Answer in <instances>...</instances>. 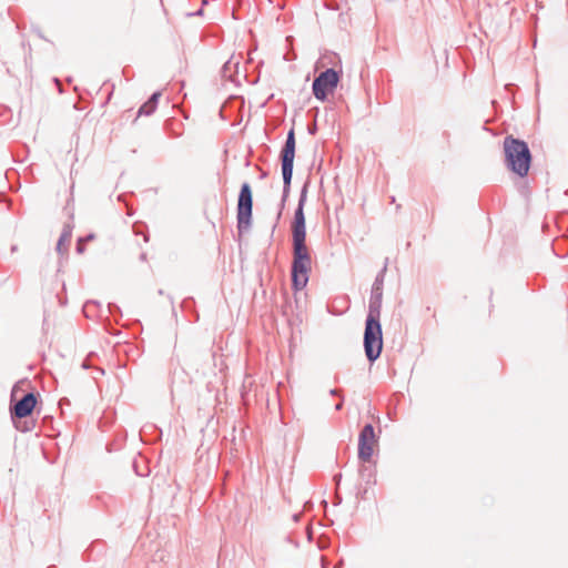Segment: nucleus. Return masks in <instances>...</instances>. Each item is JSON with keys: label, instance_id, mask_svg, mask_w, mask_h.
I'll list each match as a JSON object with an SVG mask.
<instances>
[{"label": "nucleus", "instance_id": "obj_1", "mask_svg": "<svg viewBox=\"0 0 568 568\" xmlns=\"http://www.w3.org/2000/svg\"><path fill=\"white\" fill-rule=\"evenodd\" d=\"M306 196L302 193L298 206L294 214L292 223L293 237V264L292 282L295 290H302L308 282V274L312 268V260L306 245V227L304 216V204Z\"/></svg>", "mask_w": 568, "mask_h": 568}, {"label": "nucleus", "instance_id": "obj_2", "mask_svg": "<svg viewBox=\"0 0 568 568\" xmlns=\"http://www.w3.org/2000/svg\"><path fill=\"white\" fill-rule=\"evenodd\" d=\"M364 347L365 354L371 362L379 357L383 348V337L378 307H369L364 333Z\"/></svg>", "mask_w": 568, "mask_h": 568}, {"label": "nucleus", "instance_id": "obj_3", "mask_svg": "<svg viewBox=\"0 0 568 568\" xmlns=\"http://www.w3.org/2000/svg\"><path fill=\"white\" fill-rule=\"evenodd\" d=\"M504 150L510 170L519 176L527 175L531 159L527 144L514 138H506L504 141Z\"/></svg>", "mask_w": 568, "mask_h": 568}, {"label": "nucleus", "instance_id": "obj_4", "mask_svg": "<svg viewBox=\"0 0 568 568\" xmlns=\"http://www.w3.org/2000/svg\"><path fill=\"white\" fill-rule=\"evenodd\" d=\"M253 197L251 186L244 183L241 187L237 202V227L240 232L251 226Z\"/></svg>", "mask_w": 568, "mask_h": 568}, {"label": "nucleus", "instance_id": "obj_5", "mask_svg": "<svg viewBox=\"0 0 568 568\" xmlns=\"http://www.w3.org/2000/svg\"><path fill=\"white\" fill-rule=\"evenodd\" d=\"M339 77L333 69L322 72L313 82V93L316 99L324 101L329 93H333Z\"/></svg>", "mask_w": 568, "mask_h": 568}, {"label": "nucleus", "instance_id": "obj_6", "mask_svg": "<svg viewBox=\"0 0 568 568\" xmlns=\"http://www.w3.org/2000/svg\"><path fill=\"white\" fill-rule=\"evenodd\" d=\"M377 446V439L372 425H366L362 429L358 438V457L362 462H371L375 448Z\"/></svg>", "mask_w": 568, "mask_h": 568}, {"label": "nucleus", "instance_id": "obj_7", "mask_svg": "<svg viewBox=\"0 0 568 568\" xmlns=\"http://www.w3.org/2000/svg\"><path fill=\"white\" fill-rule=\"evenodd\" d=\"M295 158L294 131L288 132L284 149L282 151V174L286 186L291 184L293 175V163Z\"/></svg>", "mask_w": 568, "mask_h": 568}, {"label": "nucleus", "instance_id": "obj_8", "mask_svg": "<svg viewBox=\"0 0 568 568\" xmlns=\"http://www.w3.org/2000/svg\"><path fill=\"white\" fill-rule=\"evenodd\" d=\"M36 404H37L36 396L32 393H29V394L24 395L23 398L20 399L14 405L13 414L19 418L27 417L32 413Z\"/></svg>", "mask_w": 568, "mask_h": 568}, {"label": "nucleus", "instance_id": "obj_9", "mask_svg": "<svg viewBox=\"0 0 568 568\" xmlns=\"http://www.w3.org/2000/svg\"><path fill=\"white\" fill-rule=\"evenodd\" d=\"M160 97V93H154L151 99L145 102L139 110V114H145V115H149L151 114L154 110H155V106H156V101H158V98Z\"/></svg>", "mask_w": 568, "mask_h": 568}, {"label": "nucleus", "instance_id": "obj_10", "mask_svg": "<svg viewBox=\"0 0 568 568\" xmlns=\"http://www.w3.org/2000/svg\"><path fill=\"white\" fill-rule=\"evenodd\" d=\"M70 241H71V231L70 230L63 231L59 239L58 245H57L58 251L65 252L68 245L70 244Z\"/></svg>", "mask_w": 568, "mask_h": 568}, {"label": "nucleus", "instance_id": "obj_11", "mask_svg": "<svg viewBox=\"0 0 568 568\" xmlns=\"http://www.w3.org/2000/svg\"><path fill=\"white\" fill-rule=\"evenodd\" d=\"M82 244H83V240H81V241L79 242V244H78V251H79V252H82V251H83V246H82Z\"/></svg>", "mask_w": 568, "mask_h": 568}, {"label": "nucleus", "instance_id": "obj_12", "mask_svg": "<svg viewBox=\"0 0 568 568\" xmlns=\"http://www.w3.org/2000/svg\"><path fill=\"white\" fill-rule=\"evenodd\" d=\"M92 239H93V235H89V236L85 239V241H88V240H92Z\"/></svg>", "mask_w": 568, "mask_h": 568}]
</instances>
